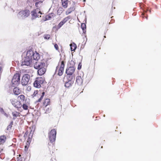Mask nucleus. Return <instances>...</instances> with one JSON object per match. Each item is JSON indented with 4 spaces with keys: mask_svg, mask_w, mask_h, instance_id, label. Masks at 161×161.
<instances>
[{
    "mask_svg": "<svg viewBox=\"0 0 161 161\" xmlns=\"http://www.w3.org/2000/svg\"><path fill=\"white\" fill-rule=\"evenodd\" d=\"M20 75L19 73L14 74L12 80V84L14 87L18 86L20 83Z\"/></svg>",
    "mask_w": 161,
    "mask_h": 161,
    "instance_id": "1",
    "label": "nucleus"
},
{
    "mask_svg": "<svg viewBox=\"0 0 161 161\" xmlns=\"http://www.w3.org/2000/svg\"><path fill=\"white\" fill-rule=\"evenodd\" d=\"M30 14V11L27 9H25L19 12L17 15L20 19H23L28 17Z\"/></svg>",
    "mask_w": 161,
    "mask_h": 161,
    "instance_id": "2",
    "label": "nucleus"
},
{
    "mask_svg": "<svg viewBox=\"0 0 161 161\" xmlns=\"http://www.w3.org/2000/svg\"><path fill=\"white\" fill-rule=\"evenodd\" d=\"M30 76L29 75L25 74L23 76L21 79V84L23 86H25L31 83L30 80Z\"/></svg>",
    "mask_w": 161,
    "mask_h": 161,
    "instance_id": "3",
    "label": "nucleus"
},
{
    "mask_svg": "<svg viewBox=\"0 0 161 161\" xmlns=\"http://www.w3.org/2000/svg\"><path fill=\"white\" fill-rule=\"evenodd\" d=\"M56 133V130L55 129H53L48 133V137L51 142L53 143L55 141Z\"/></svg>",
    "mask_w": 161,
    "mask_h": 161,
    "instance_id": "4",
    "label": "nucleus"
},
{
    "mask_svg": "<svg viewBox=\"0 0 161 161\" xmlns=\"http://www.w3.org/2000/svg\"><path fill=\"white\" fill-rule=\"evenodd\" d=\"M75 76H67V80L65 82V86L66 87H69L72 86L74 83Z\"/></svg>",
    "mask_w": 161,
    "mask_h": 161,
    "instance_id": "5",
    "label": "nucleus"
},
{
    "mask_svg": "<svg viewBox=\"0 0 161 161\" xmlns=\"http://www.w3.org/2000/svg\"><path fill=\"white\" fill-rule=\"evenodd\" d=\"M34 67L35 69H37L45 67V62L42 60L36 62L35 63Z\"/></svg>",
    "mask_w": 161,
    "mask_h": 161,
    "instance_id": "6",
    "label": "nucleus"
},
{
    "mask_svg": "<svg viewBox=\"0 0 161 161\" xmlns=\"http://www.w3.org/2000/svg\"><path fill=\"white\" fill-rule=\"evenodd\" d=\"M10 101L12 105L16 108H19L22 106L20 102L15 99H11Z\"/></svg>",
    "mask_w": 161,
    "mask_h": 161,
    "instance_id": "7",
    "label": "nucleus"
},
{
    "mask_svg": "<svg viewBox=\"0 0 161 161\" xmlns=\"http://www.w3.org/2000/svg\"><path fill=\"white\" fill-rule=\"evenodd\" d=\"M32 62V60L28 58L27 57H25L24 60L22 62V66H30Z\"/></svg>",
    "mask_w": 161,
    "mask_h": 161,
    "instance_id": "8",
    "label": "nucleus"
},
{
    "mask_svg": "<svg viewBox=\"0 0 161 161\" xmlns=\"http://www.w3.org/2000/svg\"><path fill=\"white\" fill-rule=\"evenodd\" d=\"M75 69L73 66L69 67L66 69V73L67 74V76H73V74L75 71Z\"/></svg>",
    "mask_w": 161,
    "mask_h": 161,
    "instance_id": "9",
    "label": "nucleus"
},
{
    "mask_svg": "<svg viewBox=\"0 0 161 161\" xmlns=\"http://www.w3.org/2000/svg\"><path fill=\"white\" fill-rule=\"evenodd\" d=\"M64 61H62L61 62V65L58 70V75L61 76L63 75L64 72Z\"/></svg>",
    "mask_w": 161,
    "mask_h": 161,
    "instance_id": "10",
    "label": "nucleus"
},
{
    "mask_svg": "<svg viewBox=\"0 0 161 161\" xmlns=\"http://www.w3.org/2000/svg\"><path fill=\"white\" fill-rule=\"evenodd\" d=\"M34 52L31 49L29 50L27 52L26 57L27 58L32 60L33 55H34Z\"/></svg>",
    "mask_w": 161,
    "mask_h": 161,
    "instance_id": "11",
    "label": "nucleus"
},
{
    "mask_svg": "<svg viewBox=\"0 0 161 161\" xmlns=\"http://www.w3.org/2000/svg\"><path fill=\"white\" fill-rule=\"evenodd\" d=\"M31 19L33 20L38 17V10H34L31 12Z\"/></svg>",
    "mask_w": 161,
    "mask_h": 161,
    "instance_id": "12",
    "label": "nucleus"
},
{
    "mask_svg": "<svg viewBox=\"0 0 161 161\" xmlns=\"http://www.w3.org/2000/svg\"><path fill=\"white\" fill-rule=\"evenodd\" d=\"M46 71V69L45 67H43L40 69H39L37 71L38 74L40 75H43Z\"/></svg>",
    "mask_w": 161,
    "mask_h": 161,
    "instance_id": "13",
    "label": "nucleus"
},
{
    "mask_svg": "<svg viewBox=\"0 0 161 161\" xmlns=\"http://www.w3.org/2000/svg\"><path fill=\"white\" fill-rule=\"evenodd\" d=\"M33 58V59L36 60H38L40 58V55L36 51L34 52V55Z\"/></svg>",
    "mask_w": 161,
    "mask_h": 161,
    "instance_id": "14",
    "label": "nucleus"
},
{
    "mask_svg": "<svg viewBox=\"0 0 161 161\" xmlns=\"http://www.w3.org/2000/svg\"><path fill=\"white\" fill-rule=\"evenodd\" d=\"M83 80L80 76H77L76 78V83L79 85H82Z\"/></svg>",
    "mask_w": 161,
    "mask_h": 161,
    "instance_id": "15",
    "label": "nucleus"
},
{
    "mask_svg": "<svg viewBox=\"0 0 161 161\" xmlns=\"http://www.w3.org/2000/svg\"><path fill=\"white\" fill-rule=\"evenodd\" d=\"M21 91L18 87H15L13 89V92L15 95H18L21 92Z\"/></svg>",
    "mask_w": 161,
    "mask_h": 161,
    "instance_id": "16",
    "label": "nucleus"
},
{
    "mask_svg": "<svg viewBox=\"0 0 161 161\" xmlns=\"http://www.w3.org/2000/svg\"><path fill=\"white\" fill-rule=\"evenodd\" d=\"M68 0H61L62 5L64 8H66L68 7Z\"/></svg>",
    "mask_w": 161,
    "mask_h": 161,
    "instance_id": "17",
    "label": "nucleus"
},
{
    "mask_svg": "<svg viewBox=\"0 0 161 161\" xmlns=\"http://www.w3.org/2000/svg\"><path fill=\"white\" fill-rule=\"evenodd\" d=\"M75 9V8L74 7H71L68 9V10L66 11V15H68L70 14L72 11H74Z\"/></svg>",
    "mask_w": 161,
    "mask_h": 161,
    "instance_id": "18",
    "label": "nucleus"
},
{
    "mask_svg": "<svg viewBox=\"0 0 161 161\" xmlns=\"http://www.w3.org/2000/svg\"><path fill=\"white\" fill-rule=\"evenodd\" d=\"M71 50V51H75L76 48V45L75 43H73L70 44Z\"/></svg>",
    "mask_w": 161,
    "mask_h": 161,
    "instance_id": "19",
    "label": "nucleus"
},
{
    "mask_svg": "<svg viewBox=\"0 0 161 161\" xmlns=\"http://www.w3.org/2000/svg\"><path fill=\"white\" fill-rule=\"evenodd\" d=\"M36 80L37 81V82L41 85L44 83V80L43 78L41 77L37 78Z\"/></svg>",
    "mask_w": 161,
    "mask_h": 161,
    "instance_id": "20",
    "label": "nucleus"
},
{
    "mask_svg": "<svg viewBox=\"0 0 161 161\" xmlns=\"http://www.w3.org/2000/svg\"><path fill=\"white\" fill-rule=\"evenodd\" d=\"M81 28L83 30V32L85 33L86 32V26L84 23H82L81 24Z\"/></svg>",
    "mask_w": 161,
    "mask_h": 161,
    "instance_id": "21",
    "label": "nucleus"
},
{
    "mask_svg": "<svg viewBox=\"0 0 161 161\" xmlns=\"http://www.w3.org/2000/svg\"><path fill=\"white\" fill-rule=\"evenodd\" d=\"M19 114H20L18 112H17V111L12 112V114L14 117L13 118V119L14 120L15 119H16L15 117L18 116Z\"/></svg>",
    "mask_w": 161,
    "mask_h": 161,
    "instance_id": "22",
    "label": "nucleus"
},
{
    "mask_svg": "<svg viewBox=\"0 0 161 161\" xmlns=\"http://www.w3.org/2000/svg\"><path fill=\"white\" fill-rule=\"evenodd\" d=\"M33 85L34 87L38 88H40L41 86L40 84L36 80L34 82Z\"/></svg>",
    "mask_w": 161,
    "mask_h": 161,
    "instance_id": "23",
    "label": "nucleus"
},
{
    "mask_svg": "<svg viewBox=\"0 0 161 161\" xmlns=\"http://www.w3.org/2000/svg\"><path fill=\"white\" fill-rule=\"evenodd\" d=\"M26 100H25V103H23L22 105V106L24 110H27L28 109V106L27 105L28 102H26Z\"/></svg>",
    "mask_w": 161,
    "mask_h": 161,
    "instance_id": "24",
    "label": "nucleus"
},
{
    "mask_svg": "<svg viewBox=\"0 0 161 161\" xmlns=\"http://www.w3.org/2000/svg\"><path fill=\"white\" fill-rule=\"evenodd\" d=\"M64 11V9L62 7H59L57 11V14L58 15H60Z\"/></svg>",
    "mask_w": 161,
    "mask_h": 161,
    "instance_id": "25",
    "label": "nucleus"
},
{
    "mask_svg": "<svg viewBox=\"0 0 161 161\" xmlns=\"http://www.w3.org/2000/svg\"><path fill=\"white\" fill-rule=\"evenodd\" d=\"M6 137L4 136H0V142L1 143H4L5 141Z\"/></svg>",
    "mask_w": 161,
    "mask_h": 161,
    "instance_id": "26",
    "label": "nucleus"
},
{
    "mask_svg": "<svg viewBox=\"0 0 161 161\" xmlns=\"http://www.w3.org/2000/svg\"><path fill=\"white\" fill-rule=\"evenodd\" d=\"M18 98L21 100V102H23L25 100V97L24 95H21L19 96Z\"/></svg>",
    "mask_w": 161,
    "mask_h": 161,
    "instance_id": "27",
    "label": "nucleus"
},
{
    "mask_svg": "<svg viewBox=\"0 0 161 161\" xmlns=\"http://www.w3.org/2000/svg\"><path fill=\"white\" fill-rule=\"evenodd\" d=\"M0 112L1 114H4L6 117H8V115L5 112L3 108H0Z\"/></svg>",
    "mask_w": 161,
    "mask_h": 161,
    "instance_id": "28",
    "label": "nucleus"
},
{
    "mask_svg": "<svg viewBox=\"0 0 161 161\" xmlns=\"http://www.w3.org/2000/svg\"><path fill=\"white\" fill-rule=\"evenodd\" d=\"M42 2L43 1H39L36 2L35 3V5L36 7L37 8L40 7Z\"/></svg>",
    "mask_w": 161,
    "mask_h": 161,
    "instance_id": "29",
    "label": "nucleus"
},
{
    "mask_svg": "<svg viewBox=\"0 0 161 161\" xmlns=\"http://www.w3.org/2000/svg\"><path fill=\"white\" fill-rule=\"evenodd\" d=\"M50 103V99L48 98L46 99L43 103V105L46 107Z\"/></svg>",
    "mask_w": 161,
    "mask_h": 161,
    "instance_id": "30",
    "label": "nucleus"
},
{
    "mask_svg": "<svg viewBox=\"0 0 161 161\" xmlns=\"http://www.w3.org/2000/svg\"><path fill=\"white\" fill-rule=\"evenodd\" d=\"M69 16H68L64 19L62 21L64 24L68 20L70 19Z\"/></svg>",
    "mask_w": 161,
    "mask_h": 161,
    "instance_id": "31",
    "label": "nucleus"
},
{
    "mask_svg": "<svg viewBox=\"0 0 161 161\" xmlns=\"http://www.w3.org/2000/svg\"><path fill=\"white\" fill-rule=\"evenodd\" d=\"M64 24V23L61 21L59 23L57 27V28L58 29L60 28L62 25H63Z\"/></svg>",
    "mask_w": 161,
    "mask_h": 161,
    "instance_id": "32",
    "label": "nucleus"
},
{
    "mask_svg": "<svg viewBox=\"0 0 161 161\" xmlns=\"http://www.w3.org/2000/svg\"><path fill=\"white\" fill-rule=\"evenodd\" d=\"M44 38L45 39L48 40L50 38V36L49 35H47L44 36Z\"/></svg>",
    "mask_w": 161,
    "mask_h": 161,
    "instance_id": "33",
    "label": "nucleus"
},
{
    "mask_svg": "<svg viewBox=\"0 0 161 161\" xmlns=\"http://www.w3.org/2000/svg\"><path fill=\"white\" fill-rule=\"evenodd\" d=\"M51 111V109L49 108H47L46 109V111L45 112V113H49Z\"/></svg>",
    "mask_w": 161,
    "mask_h": 161,
    "instance_id": "34",
    "label": "nucleus"
},
{
    "mask_svg": "<svg viewBox=\"0 0 161 161\" xmlns=\"http://www.w3.org/2000/svg\"><path fill=\"white\" fill-rule=\"evenodd\" d=\"M38 93V91H35L33 94L32 95V96L33 97H34V96H35Z\"/></svg>",
    "mask_w": 161,
    "mask_h": 161,
    "instance_id": "35",
    "label": "nucleus"
},
{
    "mask_svg": "<svg viewBox=\"0 0 161 161\" xmlns=\"http://www.w3.org/2000/svg\"><path fill=\"white\" fill-rule=\"evenodd\" d=\"M12 127V126L11 125H10L9 124L7 127V130H10L11 129V127Z\"/></svg>",
    "mask_w": 161,
    "mask_h": 161,
    "instance_id": "36",
    "label": "nucleus"
},
{
    "mask_svg": "<svg viewBox=\"0 0 161 161\" xmlns=\"http://www.w3.org/2000/svg\"><path fill=\"white\" fill-rule=\"evenodd\" d=\"M43 97H42L41 96V97L38 99V100L37 101H36V102H40L42 100V99L43 98Z\"/></svg>",
    "mask_w": 161,
    "mask_h": 161,
    "instance_id": "37",
    "label": "nucleus"
},
{
    "mask_svg": "<svg viewBox=\"0 0 161 161\" xmlns=\"http://www.w3.org/2000/svg\"><path fill=\"white\" fill-rule=\"evenodd\" d=\"M81 67V64L80 63L79 64L78 67V70L80 69Z\"/></svg>",
    "mask_w": 161,
    "mask_h": 161,
    "instance_id": "38",
    "label": "nucleus"
},
{
    "mask_svg": "<svg viewBox=\"0 0 161 161\" xmlns=\"http://www.w3.org/2000/svg\"><path fill=\"white\" fill-rule=\"evenodd\" d=\"M54 47L56 49V50H58V45L57 44H55L54 45Z\"/></svg>",
    "mask_w": 161,
    "mask_h": 161,
    "instance_id": "39",
    "label": "nucleus"
},
{
    "mask_svg": "<svg viewBox=\"0 0 161 161\" xmlns=\"http://www.w3.org/2000/svg\"><path fill=\"white\" fill-rule=\"evenodd\" d=\"M17 159H18L17 161H22V159L21 158H17Z\"/></svg>",
    "mask_w": 161,
    "mask_h": 161,
    "instance_id": "40",
    "label": "nucleus"
},
{
    "mask_svg": "<svg viewBox=\"0 0 161 161\" xmlns=\"http://www.w3.org/2000/svg\"><path fill=\"white\" fill-rule=\"evenodd\" d=\"M51 160L52 161H56V159L54 158H52Z\"/></svg>",
    "mask_w": 161,
    "mask_h": 161,
    "instance_id": "41",
    "label": "nucleus"
},
{
    "mask_svg": "<svg viewBox=\"0 0 161 161\" xmlns=\"http://www.w3.org/2000/svg\"><path fill=\"white\" fill-rule=\"evenodd\" d=\"M142 17H143V18L145 17L147 19V16H145V14H142Z\"/></svg>",
    "mask_w": 161,
    "mask_h": 161,
    "instance_id": "42",
    "label": "nucleus"
},
{
    "mask_svg": "<svg viewBox=\"0 0 161 161\" xmlns=\"http://www.w3.org/2000/svg\"><path fill=\"white\" fill-rule=\"evenodd\" d=\"M44 94H45V92H42V95L41 96L42 97H43Z\"/></svg>",
    "mask_w": 161,
    "mask_h": 161,
    "instance_id": "43",
    "label": "nucleus"
},
{
    "mask_svg": "<svg viewBox=\"0 0 161 161\" xmlns=\"http://www.w3.org/2000/svg\"><path fill=\"white\" fill-rule=\"evenodd\" d=\"M38 14H42V13L41 12V11H38Z\"/></svg>",
    "mask_w": 161,
    "mask_h": 161,
    "instance_id": "44",
    "label": "nucleus"
},
{
    "mask_svg": "<svg viewBox=\"0 0 161 161\" xmlns=\"http://www.w3.org/2000/svg\"><path fill=\"white\" fill-rule=\"evenodd\" d=\"M13 121H12L9 124L12 126V125H13Z\"/></svg>",
    "mask_w": 161,
    "mask_h": 161,
    "instance_id": "45",
    "label": "nucleus"
},
{
    "mask_svg": "<svg viewBox=\"0 0 161 161\" xmlns=\"http://www.w3.org/2000/svg\"><path fill=\"white\" fill-rule=\"evenodd\" d=\"M58 66H57L56 67V71H55V72H56L57 70L58 69Z\"/></svg>",
    "mask_w": 161,
    "mask_h": 161,
    "instance_id": "46",
    "label": "nucleus"
},
{
    "mask_svg": "<svg viewBox=\"0 0 161 161\" xmlns=\"http://www.w3.org/2000/svg\"><path fill=\"white\" fill-rule=\"evenodd\" d=\"M71 62H72L73 63H74V62L72 61H71Z\"/></svg>",
    "mask_w": 161,
    "mask_h": 161,
    "instance_id": "47",
    "label": "nucleus"
},
{
    "mask_svg": "<svg viewBox=\"0 0 161 161\" xmlns=\"http://www.w3.org/2000/svg\"><path fill=\"white\" fill-rule=\"evenodd\" d=\"M19 157H20V156H21V155H19Z\"/></svg>",
    "mask_w": 161,
    "mask_h": 161,
    "instance_id": "48",
    "label": "nucleus"
},
{
    "mask_svg": "<svg viewBox=\"0 0 161 161\" xmlns=\"http://www.w3.org/2000/svg\"><path fill=\"white\" fill-rule=\"evenodd\" d=\"M86 1V0H83L84 2H85Z\"/></svg>",
    "mask_w": 161,
    "mask_h": 161,
    "instance_id": "49",
    "label": "nucleus"
},
{
    "mask_svg": "<svg viewBox=\"0 0 161 161\" xmlns=\"http://www.w3.org/2000/svg\"><path fill=\"white\" fill-rule=\"evenodd\" d=\"M104 38H105V37H106V36H104Z\"/></svg>",
    "mask_w": 161,
    "mask_h": 161,
    "instance_id": "50",
    "label": "nucleus"
}]
</instances>
